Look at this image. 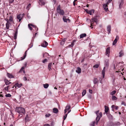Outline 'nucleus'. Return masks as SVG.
<instances>
[{"label":"nucleus","instance_id":"nucleus-1","mask_svg":"<svg viewBox=\"0 0 126 126\" xmlns=\"http://www.w3.org/2000/svg\"><path fill=\"white\" fill-rule=\"evenodd\" d=\"M16 111L19 113L18 115L19 116H20V114L22 115V114H24L25 113L24 108L21 107H16Z\"/></svg>","mask_w":126,"mask_h":126},{"label":"nucleus","instance_id":"nucleus-8","mask_svg":"<svg viewBox=\"0 0 126 126\" xmlns=\"http://www.w3.org/2000/svg\"><path fill=\"white\" fill-rule=\"evenodd\" d=\"M48 45V43L45 41H44L41 44V46L44 47H46Z\"/></svg>","mask_w":126,"mask_h":126},{"label":"nucleus","instance_id":"nucleus-60","mask_svg":"<svg viewBox=\"0 0 126 126\" xmlns=\"http://www.w3.org/2000/svg\"><path fill=\"white\" fill-rule=\"evenodd\" d=\"M23 79L24 81H26V80H27V79L26 77H24V78H23Z\"/></svg>","mask_w":126,"mask_h":126},{"label":"nucleus","instance_id":"nucleus-19","mask_svg":"<svg viewBox=\"0 0 126 126\" xmlns=\"http://www.w3.org/2000/svg\"><path fill=\"white\" fill-rule=\"evenodd\" d=\"M53 112L55 113H57L58 112V110L57 108H54L53 110Z\"/></svg>","mask_w":126,"mask_h":126},{"label":"nucleus","instance_id":"nucleus-34","mask_svg":"<svg viewBox=\"0 0 126 126\" xmlns=\"http://www.w3.org/2000/svg\"><path fill=\"white\" fill-rule=\"evenodd\" d=\"M124 3L123 1V0H121L119 5V7H120Z\"/></svg>","mask_w":126,"mask_h":126},{"label":"nucleus","instance_id":"nucleus-20","mask_svg":"<svg viewBox=\"0 0 126 126\" xmlns=\"http://www.w3.org/2000/svg\"><path fill=\"white\" fill-rule=\"evenodd\" d=\"M66 40V38L63 39L60 42L61 44L62 45H63L64 44L65 41Z\"/></svg>","mask_w":126,"mask_h":126},{"label":"nucleus","instance_id":"nucleus-48","mask_svg":"<svg viewBox=\"0 0 126 126\" xmlns=\"http://www.w3.org/2000/svg\"><path fill=\"white\" fill-rule=\"evenodd\" d=\"M21 18V17L20 16V15H17V19H20V18Z\"/></svg>","mask_w":126,"mask_h":126},{"label":"nucleus","instance_id":"nucleus-18","mask_svg":"<svg viewBox=\"0 0 126 126\" xmlns=\"http://www.w3.org/2000/svg\"><path fill=\"white\" fill-rule=\"evenodd\" d=\"M81 69L79 67H78L77 68V70L76 71V72L78 74L80 73L81 72Z\"/></svg>","mask_w":126,"mask_h":126},{"label":"nucleus","instance_id":"nucleus-57","mask_svg":"<svg viewBox=\"0 0 126 126\" xmlns=\"http://www.w3.org/2000/svg\"><path fill=\"white\" fill-rule=\"evenodd\" d=\"M27 65V62H25V64L24 65V67H26Z\"/></svg>","mask_w":126,"mask_h":126},{"label":"nucleus","instance_id":"nucleus-39","mask_svg":"<svg viewBox=\"0 0 126 126\" xmlns=\"http://www.w3.org/2000/svg\"><path fill=\"white\" fill-rule=\"evenodd\" d=\"M47 59H45L44 60L42 61V62L44 63H45L46 62H47Z\"/></svg>","mask_w":126,"mask_h":126},{"label":"nucleus","instance_id":"nucleus-9","mask_svg":"<svg viewBox=\"0 0 126 126\" xmlns=\"http://www.w3.org/2000/svg\"><path fill=\"white\" fill-rule=\"evenodd\" d=\"M38 2L39 4L40 5H44L45 3L44 2V0H38Z\"/></svg>","mask_w":126,"mask_h":126},{"label":"nucleus","instance_id":"nucleus-55","mask_svg":"<svg viewBox=\"0 0 126 126\" xmlns=\"http://www.w3.org/2000/svg\"><path fill=\"white\" fill-rule=\"evenodd\" d=\"M22 85V84L21 83H20V84H18V88H20V87Z\"/></svg>","mask_w":126,"mask_h":126},{"label":"nucleus","instance_id":"nucleus-42","mask_svg":"<svg viewBox=\"0 0 126 126\" xmlns=\"http://www.w3.org/2000/svg\"><path fill=\"white\" fill-rule=\"evenodd\" d=\"M95 123V122H93L92 123L90 124V126H94Z\"/></svg>","mask_w":126,"mask_h":126},{"label":"nucleus","instance_id":"nucleus-22","mask_svg":"<svg viewBox=\"0 0 126 126\" xmlns=\"http://www.w3.org/2000/svg\"><path fill=\"white\" fill-rule=\"evenodd\" d=\"M105 112L106 113L109 110V107H108L107 106H105Z\"/></svg>","mask_w":126,"mask_h":126},{"label":"nucleus","instance_id":"nucleus-63","mask_svg":"<svg viewBox=\"0 0 126 126\" xmlns=\"http://www.w3.org/2000/svg\"><path fill=\"white\" fill-rule=\"evenodd\" d=\"M11 22L10 21H7V22L6 23H8L9 25H10L11 24Z\"/></svg>","mask_w":126,"mask_h":126},{"label":"nucleus","instance_id":"nucleus-29","mask_svg":"<svg viewBox=\"0 0 126 126\" xmlns=\"http://www.w3.org/2000/svg\"><path fill=\"white\" fill-rule=\"evenodd\" d=\"M33 31L35 30V31L37 32L38 30V28L35 25L34 27H33Z\"/></svg>","mask_w":126,"mask_h":126},{"label":"nucleus","instance_id":"nucleus-54","mask_svg":"<svg viewBox=\"0 0 126 126\" xmlns=\"http://www.w3.org/2000/svg\"><path fill=\"white\" fill-rule=\"evenodd\" d=\"M43 55H49L48 53L45 52L43 53Z\"/></svg>","mask_w":126,"mask_h":126},{"label":"nucleus","instance_id":"nucleus-10","mask_svg":"<svg viewBox=\"0 0 126 126\" xmlns=\"http://www.w3.org/2000/svg\"><path fill=\"white\" fill-rule=\"evenodd\" d=\"M31 26L32 27H34L35 26V25H34L31 24H28V27L29 28L30 30H32V27H31Z\"/></svg>","mask_w":126,"mask_h":126},{"label":"nucleus","instance_id":"nucleus-58","mask_svg":"<svg viewBox=\"0 0 126 126\" xmlns=\"http://www.w3.org/2000/svg\"><path fill=\"white\" fill-rule=\"evenodd\" d=\"M31 6V4H29L27 6L26 8L28 9V8H29Z\"/></svg>","mask_w":126,"mask_h":126},{"label":"nucleus","instance_id":"nucleus-26","mask_svg":"<svg viewBox=\"0 0 126 126\" xmlns=\"http://www.w3.org/2000/svg\"><path fill=\"white\" fill-rule=\"evenodd\" d=\"M4 82L5 83V84L6 85H8L10 84V83H11L10 82H9L8 80L5 79L4 80Z\"/></svg>","mask_w":126,"mask_h":126},{"label":"nucleus","instance_id":"nucleus-15","mask_svg":"<svg viewBox=\"0 0 126 126\" xmlns=\"http://www.w3.org/2000/svg\"><path fill=\"white\" fill-rule=\"evenodd\" d=\"M110 52V47H108L106 49V54L109 55Z\"/></svg>","mask_w":126,"mask_h":126},{"label":"nucleus","instance_id":"nucleus-41","mask_svg":"<svg viewBox=\"0 0 126 126\" xmlns=\"http://www.w3.org/2000/svg\"><path fill=\"white\" fill-rule=\"evenodd\" d=\"M26 56H24L23 57H21L20 58V59L19 60H18V61H20V60H23L26 57Z\"/></svg>","mask_w":126,"mask_h":126},{"label":"nucleus","instance_id":"nucleus-24","mask_svg":"<svg viewBox=\"0 0 126 126\" xmlns=\"http://www.w3.org/2000/svg\"><path fill=\"white\" fill-rule=\"evenodd\" d=\"M7 76L8 78H14L13 76L11 74L8 73H7Z\"/></svg>","mask_w":126,"mask_h":126},{"label":"nucleus","instance_id":"nucleus-6","mask_svg":"<svg viewBox=\"0 0 126 126\" xmlns=\"http://www.w3.org/2000/svg\"><path fill=\"white\" fill-rule=\"evenodd\" d=\"M63 19L64 22L67 23L68 21L69 22H70V20L69 19H66V16H63Z\"/></svg>","mask_w":126,"mask_h":126},{"label":"nucleus","instance_id":"nucleus-38","mask_svg":"<svg viewBox=\"0 0 126 126\" xmlns=\"http://www.w3.org/2000/svg\"><path fill=\"white\" fill-rule=\"evenodd\" d=\"M5 96L6 97H10L11 96V95L9 94H6Z\"/></svg>","mask_w":126,"mask_h":126},{"label":"nucleus","instance_id":"nucleus-2","mask_svg":"<svg viewBox=\"0 0 126 126\" xmlns=\"http://www.w3.org/2000/svg\"><path fill=\"white\" fill-rule=\"evenodd\" d=\"M57 12L60 15H63L64 14V12L63 9H61V6L59 5L57 7Z\"/></svg>","mask_w":126,"mask_h":126},{"label":"nucleus","instance_id":"nucleus-44","mask_svg":"<svg viewBox=\"0 0 126 126\" xmlns=\"http://www.w3.org/2000/svg\"><path fill=\"white\" fill-rule=\"evenodd\" d=\"M44 126H53V125H50L48 124H45Z\"/></svg>","mask_w":126,"mask_h":126},{"label":"nucleus","instance_id":"nucleus-16","mask_svg":"<svg viewBox=\"0 0 126 126\" xmlns=\"http://www.w3.org/2000/svg\"><path fill=\"white\" fill-rule=\"evenodd\" d=\"M18 33V31L17 29H16V31L14 35V38L15 39H16L17 38V36Z\"/></svg>","mask_w":126,"mask_h":126},{"label":"nucleus","instance_id":"nucleus-4","mask_svg":"<svg viewBox=\"0 0 126 126\" xmlns=\"http://www.w3.org/2000/svg\"><path fill=\"white\" fill-rule=\"evenodd\" d=\"M99 110H98L97 111H96L95 112V113L97 115V117L96 118V124L97 125L98 122L99 120L100 119V117H99V115H98V113H99Z\"/></svg>","mask_w":126,"mask_h":126},{"label":"nucleus","instance_id":"nucleus-35","mask_svg":"<svg viewBox=\"0 0 126 126\" xmlns=\"http://www.w3.org/2000/svg\"><path fill=\"white\" fill-rule=\"evenodd\" d=\"M86 91L84 90H83V92H82V96H83L86 94Z\"/></svg>","mask_w":126,"mask_h":126},{"label":"nucleus","instance_id":"nucleus-36","mask_svg":"<svg viewBox=\"0 0 126 126\" xmlns=\"http://www.w3.org/2000/svg\"><path fill=\"white\" fill-rule=\"evenodd\" d=\"M119 55H123L124 53L123 51V50H121L119 53Z\"/></svg>","mask_w":126,"mask_h":126},{"label":"nucleus","instance_id":"nucleus-7","mask_svg":"<svg viewBox=\"0 0 126 126\" xmlns=\"http://www.w3.org/2000/svg\"><path fill=\"white\" fill-rule=\"evenodd\" d=\"M108 4H103V8H104V9L106 12H107L108 10Z\"/></svg>","mask_w":126,"mask_h":126},{"label":"nucleus","instance_id":"nucleus-47","mask_svg":"<svg viewBox=\"0 0 126 126\" xmlns=\"http://www.w3.org/2000/svg\"><path fill=\"white\" fill-rule=\"evenodd\" d=\"M111 1L112 0H108V1L106 3L108 5L109 3H110Z\"/></svg>","mask_w":126,"mask_h":126},{"label":"nucleus","instance_id":"nucleus-62","mask_svg":"<svg viewBox=\"0 0 126 126\" xmlns=\"http://www.w3.org/2000/svg\"><path fill=\"white\" fill-rule=\"evenodd\" d=\"M89 92L90 93L92 94V90H91V89H89Z\"/></svg>","mask_w":126,"mask_h":126},{"label":"nucleus","instance_id":"nucleus-27","mask_svg":"<svg viewBox=\"0 0 126 126\" xmlns=\"http://www.w3.org/2000/svg\"><path fill=\"white\" fill-rule=\"evenodd\" d=\"M71 108V106L70 105H67L65 107V109L68 110Z\"/></svg>","mask_w":126,"mask_h":126},{"label":"nucleus","instance_id":"nucleus-51","mask_svg":"<svg viewBox=\"0 0 126 126\" xmlns=\"http://www.w3.org/2000/svg\"><path fill=\"white\" fill-rule=\"evenodd\" d=\"M24 67H22L20 69V71H19V72H21L22 71H23V70H24Z\"/></svg>","mask_w":126,"mask_h":126},{"label":"nucleus","instance_id":"nucleus-49","mask_svg":"<svg viewBox=\"0 0 126 126\" xmlns=\"http://www.w3.org/2000/svg\"><path fill=\"white\" fill-rule=\"evenodd\" d=\"M98 67L99 65L98 64H96L94 66V67H95V68H98Z\"/></svg>","mask_w":126,"mask_h":126},{"label":"nucleus","instance_id":"nucleus-13","mask_svg":"<svg viewBox=\"0 0 126 126\" xmlns=\"http://www.w3.org/2000/svg\"><path fill=\"white\" fill-rule=\"evenodd\" d=\"M52 65V63H50L49 64L48 66V69L49 70H51L52 69L51 68V67Z\"/></svg>","mask_w":126,"mask_h":126},{"label":"nucleus","instance_id":"nucleus-11","mask_svg":"<svg viewBox=\"0 0 126 126\" xmlns=\"http://www.w3.org/2000/svg\"><path fill=\"white\" fill-rule=\"evenodd\" d=\"M105 67H104L103 70L102 71V74L103 75V78H104L105 75Z\"/></svg>","mask_w":126,"mask_h":126},{"label":"nucleus","instance_id":"nucleus-61","mask_svg":"<svg viewBox=\"0 0 126 126\" xmlns=\"http://www.w3.org/2000/svg\"><path fill=\"white\" fill-rule=\"evenodd\" d=\"M14 1V0H9V2L11 3H12Z\"/></svg>","mask_w":126,"mask_h":126},{"label":"nucleus","instance_id":"nucleus-50","mask_svg":"<svg viewBox=\"0 0 126 126\" xmlns=\"http://www.w3.org/2000/svg\"><path fill=\"white\" fill-rule=\"evenodd\" d=\"M67 114H66L64 115V118H63L64 120L66 118V117L67 116Z\"/></svg>","mask_w":126,"mask_h":126},{"label":"nucleus","instance_id":"nucleus-33","mask_svg":"<svg viewBox=\"0 0 126 126\" xmlns=\"http://www.w3.org/2000/svg\"><path fill=\"white\" fill-rule=\"evenodd\" d=\"M116 91H113L110 94L112 95L116 93Z\"/></svg>","mask_w":126,"mask_h":126},{"label":"nucleus","instance_id":"nucleus-14","mask_svg":"<svg viewBox=\"0 0 126 126\" xmlns=\"http://www.w3.org/2000/svg\"><path fill=\"white\" fill-rule=\"evenodd\" d=\"M107 31L108 32V34H109L110 33L111 30V26L110 25H108L107 27Z\"/></svg>","mask_w":126,"mask_h":126},{"label":"nucleus","instance_id":"nucleus-30","mask_svg":"<svg viewBox=\"0 0 126 126\" xmlns=\"http://www.w3.org/2000/svg\"><path fill=\"white\" fill-rule=\"evenodd\" d=\"M117 37H116V38L115 39L112 45H114L116 44V43H117Z\"/></svg>","mask_w":126,"mask_h":126},{"label":"nucleus","instance_id":"nucleus-37","mask_svg":"<svg viewBox=\"0 0 126 126\" xmlns=\"http://www.w3.org/2000/svg\"><path fill=\"white\" fill-rule=\"evenodd\" d=\"M6 28L7 29H9V26H10V25L8 23H6Z\"/></svg>","mask_w":126,"mask_h":126},{"label":"nucleus","instance_id":"nucleus-53","mask_svg":"<svg viewBox=\"0 0 126 126\" xmlns=\"http://www.w3.org/2000/svg\"><path fill=\"white\" fill-rule=\"evenodd\" d=\"M9 86H7V87H5L4 88V89L6 91H8V90Z\"/></svg>","mask_w":126,"mask_h":126},{"label":"nucleus","instance_id":"nucleus-17","mask_svg":"<svg viewBox=\"0 0 126 126\" xmlns=\"http://www.w3.org/2000/svg\"><path fill=\"white\" fill-rule=\"evenodd\" d=\"M86 36V34L85 33H82L80 35V38H83Z\"/></svg>","mask_w":126,"mask_h":126},{"label":"nucleus","instance_id":"nucleus-21","mask_svg":"<svg viewBox=\"0 0 126 126\" xmlns=\"http://www.w3.org/2000/svg\"><path fill=\"white\" fill-rule=\"evenodd\" d=\"M95 22H94V21L92 20V21H91V26H90V27L91 28H93V27H92V26H94V25H95V24H94V23H95Z\"/></svg>","mask_w":126,"mask_h":126},{"label":"nucleus","instance_id":"nucleus-56","mask_svg":"<svg viewBox=\"0 0 126 126\" xmlns=\"http://www.w3.org/2000/svg\"><path fill=\"white\" fill-rule=\"evenodd\" d=\"M100 116H99V117H100V118L102 116V113L101 112H100L99 114Z\"/></svg>","mask_w":126,"mask_h":126},{"label":"nucleus","instance_id":"nucleus-5","mask_svg":"<svg viewBox=\"0 0 126 126\" xmlns=\"http://www.w3.org/2000/svg\"><path fill=\"white\" fill-rule=\"evenodd\" d=\"M85 10L87 13L89 14L90 15H93L94 12V9H92L89 10L87 9H86Z\"/></svg>","mask_w":126,"mask_h":126},{"label":"nucleus","instance_id":"nucleus-45","mask_svg":"<svg viewBox=\"0 0 126 126\" xmlns=\"http://www.w3.org/2000/svg\"><path fill=\"white\" fill-rule=\"evenodd\" d=\"M105 64L106 66H108L109 65V63L108 61H107V62H106L105 61Z\"/></svg>","mask_w":126,"mask_h":126},{"label":"nucleus","instance_id":"nucleus-12","mask_svg":"<svg viewBox=\"0 0 126 126\" xmlns=\"http://www.w3.org/2000/svg\"><path fill=\"white\" fill-rule=\"evenodd\" d=\"M30 118L28 116V114H27L26 115V116L25 119V120L26 122L30 120Z\"/></svg>","mask_w":126,"mask_h":126},{"label":"nucleus","instance_id":"nucleus-64","mask_svg":"<svg viewBox=\"0 0 126 126\" xmlns=\"http://www.w3.org/2000/svg\"><path fill=\"white\" fill-rule=\"evenodd\" d=\"M27 50H26L25 53H24L23 55H26L27 54Z\"/></svg>","mask_w":126,"mask_h":126},{"label":"nucleus","instance_id":"nucleus-52","mask_svg":"<svg viewBox=\"0 0 126 126\" xmlns=\"http://www.w3.org/2000/svg\"><path fill=\"white\" fill-rule=\"evenodd\" d=\"M50 115V114H46L45 115V116L46 117H49Z\"/></svg>","mask_w":126,"mask_h":126},{"label":"nucleus","instance_id":"nucleus-32","mask_svg":"<svg viewBox=\"0 0 126 126\" xmlns=\"http://www.w3.org/2000/svg\"><path fill=\"white\" fill-rule=\"evenodd\" d=\"M117 98L114 95L112 96V99L113 100H117Z\"/></svg>","mask_w":126,"mask_h":126},{"label":"nucleus","instance_id":"nucleus-23","mask_svg":"<svg viewBox=\"0 0 126 126\" xmlns=\"http://www.w3.org/2000/svg\"><path fill=\"white\" fill-rule=\"evenodd\" d=\"M91 19L92 20L94 21V22H95L96 24L97 22L98 21V20L96 18V17L93 18H92Z\"/></svg>","mask_w":126,"mask_h":126},{"label":"nucleus","instance_id":"nucleus-31","mask_svg":"<svg viewBox=\"0 0 126 126\" xmlns=\"http://www.w3.org/2000/svg\"><path fill=\"white\" fill-rule=\"evenodd\" d=\"M9 20L11 22H12L13 21V16H11L9 17Z\"/></svg>","mask_w":126,"mask_h":126},{"label":"nucleus","instance_id":"nucleus-28","mask_svg":"<svg viewBox=\"0 0 126 126\" xmlns=\"http://www.w3.org/2000/svg\"><path fill=\"white\" fill-rule=\"evenodd\" d=\"M43 85L44 88L46 89L49 86V84L47 83H46Z\"/></svg>","mask_w":126,"mask_h":126},{"label":"nucleus","instance_id":"nucleus-43","mask_svg":"<svg viewBox=\"0 0 126 126\" xmlns=\"http://www.w3.org/2000/svg\"><path fill=\"white\" fill-rule=\"evenodd\" d=\"M75 41L73 40V42L71 43V45H69V46H70L71 47H73L74 45V43Z\"/></svg>","mask_w":126,"mask_h":126},{"label":"nucleus","instance_id":"nucleus-40","mask_svg":"<svg viewBox=\"0 0 126 126\" xmlns=\"http://www.w3.org/2000/svg\"><path fill=\"white\" fill-rule=\"evenodd\" d=\"M108 117L110 119H112L113 118L111 114L109 115L108 116Z\"/></svg>","mask_w":126,"mask_h":126},{"label":"nucleus","instance_id":"nucleus-59","mask_svg":"<svg viewBox=\"0 0 126 126\" xmlns=\"http://www.w3.org/2000/svg\"><path fill=\"white\" fill-rule=\"evenodd\" d=\"M118 107L117 106H115L114 107V108L116 110H118Z\"/></svg>","mask_w":126,"mask_h":126},{"label":"nucleus","instance_id":"nucleus-3","mask_svg":"<svg viewBox=\"0 0 126 126\" xmlns=\"http://www.w3.org/2000/svg\"><path fill=\"white\" fill-rule=\"evenodd\" d=\"M110 126H115L119 125L120 124L118 122H111L110 123Z\"/></svg>","mask_w":126,"mask_h":126},{"label":"nucleus","instance_id":"nucleus-46","mask_svg":"<svg viewBox=\"0 0 126 126\" xmlns=\"http://www.w3.org/2000/svg\"><path fill=\"white\" fill-rule=\"evenodd\" d=\"M18 83H16L15 84V85L13 87V88H14V87H15V88H16V86H16L18 87Z\"/></svg>","mask_w":126,"mask_h":126},{"label":"nucleus","instance_id":"nucleus-25","mask_svg":"<svg viewBox=\"0 0 126 126\" xmlns=\"http://www.w3.org/2000/svg\"><path fill=\"white\" fill-rule=\"evenodd\" d=\"M94 83V84H95L98 82V80L97 78H94L93 81Z\"/></svg>","mask_w":126,"mask_h":126}]
</instances>
